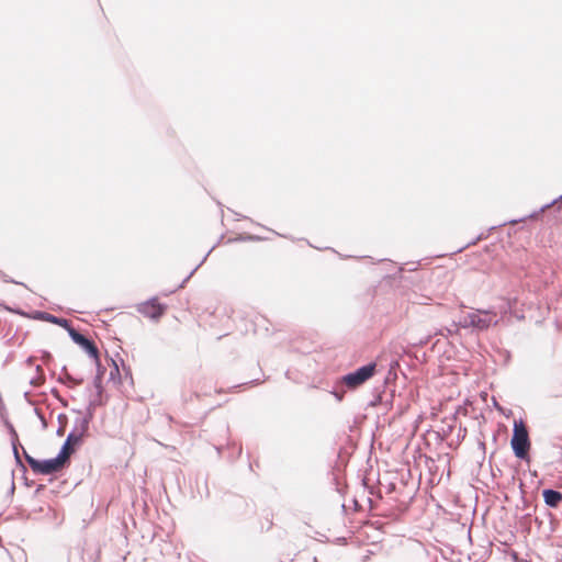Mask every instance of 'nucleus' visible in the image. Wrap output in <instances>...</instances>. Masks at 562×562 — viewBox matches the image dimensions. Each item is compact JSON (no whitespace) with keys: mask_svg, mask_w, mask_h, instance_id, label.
<instances>
[{"mask_svg":"<svg viewBox=\"0 0 562 562\" xmlns=\"http://www.w3.org/2000/svg\"><path fill=\"white\" fill-rule=\"evenodd\" d=\"M510 448L515 458L528 464L530 463L531 458L529 451L531 449V440L529 429L521 418L514 420Z\"/></svg>","mask_w":562,"mask_h":562,"instance_id":"nucleus-1","label":"nucleus"},{"mask_svg":"<svg viewBox=\"0 0 562 562\" xmlns=\"http://www.w3.org/2000/svg\"><path fill=\"white\" fill-rule=\"evenodd\" d=\"M23 456L32 471L40 475H52L70 465V459L64 458L60 453H57L54 458L36 459L23 449Z\"/></svg>","mask_w":562,"mask_h":562,"instance_id":"nucleus-2","label":"nucleus"},{"mask_svg":"<svg viewBox=\"0 0 562 562\" xmlns=\"http://www.w3.org/2000/svg\"><path fill=\"white\" fill-rule=\"evenodd\" d=\"M376 372V362L370 361L344 375L337 380V385L344 390L355 391L367 381H369Z\"/></svg>","mask_w":562,"mask_h":562,"instance_id":"nucleus-3","label":"nucleus"},{"mask_svg":"<svg viewBox=\"0 0 562 562\" xmlns=\"http://www.w3.org/2000/svg\"><path fill=\"white\" fill-rule=\"evenodd\" d=\"M498 319L496 313L490 310H477L473 313L465 314L458 323L453 322V326L462 328L472 327L476 330L483 331L488 329L492 325H497Z\"/></svg>","mask_w":562,"mask_h":562,"instance_id":"nucleus-4","label":"nucleus"},{"mask_svg":"<svg viewBox=\"0 0 562 562\" xmlns=\"http://www.w3.org/2000/svg\"><path fill=\"white\" fill-rule=\"evenodd\" d=\"M553 206V211L548 216H552V221L554 223H559L562 221V194L553 199L551 202L543 204L539 210L533 211L522 217L506 221L498 226L516 225L518 223H525L528 220H538L541 214H543L547 210L552 209Z\"/></svg>","mask_w":562,"mask_h":562,"instance_id":"nucleus-5","label":"nucleus"},{"mask_svg":"<svg viewBox=\"0 0 562 562\" xmlns=\"http://www.w3.org/2000/svg\"><path fill=\"white\" fill-rule=\"evenodd\" d=\"M68 335L70 339L93 360L95 366L101 364L100 351L91 338L78 331L74 326L68 331Z\"/></svg>","mask_w":562,"mask_h":562,"instance_id":"nucleus-6","label":"nucleus"},{"mask_svg":"<svg viewBox=\"0 0 562 562\" xmlns=\"http://www.w3.org/2000/svg\"><path fill=\"white\" fill-rule=\"evenodd\" d=\"M167 308V304L160 303L156 296H153L147 301L140 303L137 307V311L145 317H148L151 321L157 322L165 315Z\"/></svg>","mask_w":562,"mask_h":562,"instance_id":"nucleus-7","label":"nucleus"},{"mask_svg":"<svg viewBox=\"0 0 562 562\" xmlns=\"http://www.w3.org/2000/svg\"><path fill=\"white\" fill-rule=\"evenodd\" d=\"M83 441L81 439V434L77 435V429H71L67 435L66 440L63 442L58 453H60L64 458H69L74 454L81 446Z\"/></svg>","mask_w":562,"mask_h":562,"instance_id":"nucleus-8","label":"nucleus"},{"mask_svg":"<svg viewBox=\"0 0 562 562\" xmlns=\"http://www.w3.org/2000/svg\"><path fill=\"white\" fill-rule=\"evenodd\" d=\"M32 318L35 321H43L54 325H58L61 328H64L67 333L72 328V324L69 319L55 316L44 311H34L32 313Z\"/></svg>","mask_w":562,"mask_h":562,"instance_id":"nucleus-9","label":"nucleus"},{"mask_svg":"<svg viewBox=\"0 0 562 562\" xmlns=\"http://www.w3.org/2000/svg\"><path fill=\"white\" fill-rule=\"evenodd\" d=\"M105 372H106V368L102 363L95 366V375L92 381L95 395L92 400H105V403H106L108 395L104 393V387H103V378H104Z\"/></svg>","mask_w":562,"mask_h":562,"instance_id":"nucleus-10","label":"nucleus"},{"mask_svg":"<svg viewBox=\"0 0 562 562\" xmlns=\"http://www.w3.org/2000/svg\"><path fill=\"white\" fill-rule=\"evenodd\" d=\"M4 426L7 427L10 438H11L12 452L14 456L15 463H16V465L21 467L23 469V471L25 472L26 469L23 465V463L21 461L20 453H19L20 442H19L18 432H16L14 426L12 425V423L9 422L8 419H4Z\"/></svg>","mask_w":562,"mask_h":562,"instance_id":"nucleus-11","label":"nucleus"},{"mask_svg":"<svg viewBox=\"0 0 562 562\" xmlns=\"http://www.w3.org/2000/svg\"><path fill=\"white\" fill-rule=\"evenodd\" d=\"M544 504L550 508H557L562 503V492L553 488H543L541 492Z\"/></svg>","mask_w":562,"mask_h":562,"instance_id":"nucleus-12","label":"nucleus"},{"mask_svg":"<svg viewBox=\"0 0 562 562\" xmlns=\"http://www.w3.org/2000/svg\"><path fill=\"white\" fill-rule=\"evenodd\" d=\"M57 381L59 383H63V384L67 385V386H74V385H80L83 382V379L82 378H75V376H72L71 374L68 373L67 367L64 366L61 368V373L58 376Z\"/></svg>","mask_w":562,"mask_h":562,"instance_id":"nucleus-13","label":"nucleus"},{"mask_svg":"<svg viewBox=\"0 0 562 562\" xmlns=\"http://www.w3.org/2000/svg\"><path fill=\"white\" fill-rule=\"evenodd\" d=\"M216 245H214L206 254L205 256L202 258V260L200 261V263L191 270V272L186 277L183 278L182 282L173 290H171L170 292H165L162 293L164 295H169L170 293H173L176 292L177 290L179 289H182L184 288V285L187 284V282L192 278V276L195 273V271L205 262L206 258L209 257V255L212 252V250L215 248Z\"/></svg>","mask_w":562,"mask_h":562,"instance_id":"nucleus-14","label":"nucleus"},{"mask_svg":"<svg viewBox=\"0 0 562 562\" xmlns=\"http://www.w3.org/2000/svg\"><path fill=\"white\" fill-rule=\"evenodd\" d=\"M105 405V400H90L85 412L83 418L92 422L95 413V408Z\"/></svg>","mask_w":562,"mask_h":562,"instance_id":"nucleus-15","label":"nucleus"},{"mask_svg":"<svg viewBox=\"0 0 562 562\" xmlns=\"http://www.w3.org/2000/svg\"><path fill=\"white\" fill-rule=\"evenodd\" d=\"M90 424L91 423L85 419L83 417L75 419V425L72 429H77V435L81 434L82 441H85V437L88 436L89 434Z\"/></svg>","mask_w":562,"mask_h":562,"instance_id":"nucleus-16","label":"nucleus"},{"mask_svg":"<svg viewBox=\"0 0 562 562\" xmlns=\"http://www.w3.org/2000/svg\"><path fill=\"white\" fill-rule=\"evenodd\" d=\"M454 327H456L454 329L449 328V327H441L435 331L434 336H443V337L452 336L453 334H457L459 331L460 326H454Z\"/></svg>","mask_w":562,"mask_h":562,"instance_id":"nucleus-17","label":"nucleus"},{"mask_svg":"<svg viewBox=\"0 0 562 562\" xmlns=\"http://www.w3.org/2000/svg\"><path fill=\"white\" fill-rule=\"evenodd\" d=\"M349 391L350 390H344V387H340L339 385H337V382H336L334 390L331 391V394L335 396V398L338 402H341L345 398L346 393Z\"/></svg>","mask_w":562,"mask_h":562,"instance_id":"nucleus-18","label":"nucleus"},{"mask_svg":"<svg viewBox=\"0 0 562 562\" xmlns=\"http://www.w3.org/2000/svg\"><path fill=\"white\" fill-rule=\"evenodd\" d=\"M0 278H1L4 282H7V283L20 284V285H23L24 288H27L25 283L13 280L12 278H10L9 276H7V274H5L3 271H1V270H0Z\"/></svg>","mask_w":562,"mask_h":562,"instance_id":"nucleus-19","label":"nucleus"},{"mask_svg":"<svg viewBox=\"0 0 562 562\" xmlns=\"http://www.w3.org/2000/svg\"><path fill=\"white\" fill-rule=\"evenodd\" d=\"M262 239H263L262 237H260L258 235H251V234H246V235L239 237V240H243V241H259Z\"/></svg>","mask_w":562,"mask_h":562,"instance_id":"nucleus-20","label":"nucleus"},{"mask_svg":"<svg viewBox=\"0 0 562 562\" xmlns=\"http://www.w3.org/2000/svg\"><path fill=\"white\" fill-rule=\"evenodd\" d=\"M111 361L113 363V369L110 371V380H114L116 376L121 379L120 370L115 361L111 358Z\"/></svg>","mask_w":562,"mask_h":562,"instance_id":"nucleus-21","label":"nucleus"},{"mask_svg":"<svg viewBox=\"0 0 562 562\" xmlns=\"http://www.w3.org/2000/svg\"><path fill=\"white\" fill-rule=\"evenodd\" d=\"M333 482H334V484H335V486H336V491H337L340 495H342V494H344V492H345V490H344V486H342V485L340 484V482H339V477H338V475H334V477H333Z\"/></svg>","mask_w":562,"mask_h":562,"instance_id":"nucleus-22","label":"nucleus"},{"mask_svg":"<svg viewBox=\"0 0 562 562\" xmlns=\"http://www.w3.org/2000/svg\"><path fill=\"white\" fill-rule=\"evenodd\" d=\"M548 516L550 517V528H549V533L548 535H551L552 532L555 531V519L553 517V515L551 513H547Z\"/></svg>","mask_w":562,"mask_h":562,"instance_id":"nucleus-23","label":"nucleus"},{"mask_svg":"<svg viewBox=\"0 0 562 562\" xmlns=\"http://www.w3.org/2000/svg\"><path fill=\"white\" fill-rule=\"evenodd\" d=\"M432 336H434V335H428V336H426V337L422 338V339L418 341V345H419V346H422V347H423V346H426V345L431 340Z\"/></svg>","mask_w":562,"mask_h":562,"instance_id":"nucleus-24","label":"nucleus"},{"mask_svg":"<svg viewBox=\"0 0 562 562\" xmlns=\"http://www.w3.org/2000/svg\"><path fill=\"white\" fill-rule=\"evenodd\" d=\"M486 236H484L483 234H480L475 239H473L472 241H470L465 247L468 246H471V245H475L479 240L485 238Z\"/></svg>","mask_w":562,"mask_h":562,"instance_id":"nucleus-25","label":"nucleus"},{"mask_svg":"<svg viewBox=\"0 0 562 562\" xmlns=\"http://www.w3.org/2000/svg\"><path fill=\"white\" fill-rule=\"evenodd\" d=\"M512 557H513L515 562H531V561L526 560V559H519L517 552H513Z\"/></svg>","mask_w":562,"mask_h":562,"instance_id":"nucleus-26","label":"nucleus"},{"mask_svg":"<svg viewBox=\"0 0 562 562\" xmlns=\"http://www.w3.org/2000/svg\"><path fill=\"white\" fill-rule=\"evenodd\" d=\"M14 491H15V484H14V482L12 481V482H11V486H10V488H9V491H8V496L12 497V496H13V494H14Z\"/></svg>","mask_w":562,"mask_h":562,"instance_id":"nucleus-27","label":"nucleus"},{"mask_svg":"<svg viewBox=\"0 0 562 562\" xmlns=\"http://www.w3.org/2000/svg\"><path fill=\"white\" fill-rule=\"evenodd\" d=\"M504 353H505V361H506V362H509V361H510V359H512L510 351L505 350V351H504Z\"/></svg>","mask_w":562,"mask_h":562,"instance_id":"nucleus-28","label":"nucleus"},{"mask_svg":"<svg viewBox=\"0 0 562 562\" xmlns=\"http://www.w3.org/2000/svg\"><path fill=\"white\" fill-rule=\"evenodd\" d=\"M465 434H467V428H460V429H459V435H458V436H459V437L461 436L462 438H464V437H465Z\"/></svg>","mask_w":562,"mask_h":562,"instance_id":"nucleus-29","label":"nucleus"},{"mask_svg":"<svg viewBox=\"0 0 562 562\" xmlns=\"http://www.w3.org/2000/svg\"><path fill=\"white\" fill-rule=\"evenodd\" d=\"M36 414L38 415L40 419L42 420L43 423V427L46 428V423L44 420V417L40 414L38 409H35Z\"/></svg>","mask_w":562,"mask_h":562,"instance_id":"nucleus-30","label":"nucleus"},{"mask_svg":"<svg viewBox=\"0 0 562 562\" xmlns=\"http://www.w3.org/2000/svg\"><path fill=\"white\" fill-rule=\"evenodd\" d=\"M535 522L537 524L538 528H541V526L543 525V521L538 517L535 518Z\"/></svg>","mask_w":562,"mask_h":562,"instance_id":"nucleus-31","label":"nucleus"},{"mask_svg":"<svg viewBox=\"0 0 562 562\" xmlns=\"http://www.w3.org/2000/svg\"><path fill=\"white\" fill-rule=\"evenodd\" d=\"M45 488V485L43 484H40L36 490H35V494H38L41 491H43Z\"/></svg>","mask_w":562,"mask_h":562,"instance_id":"nucleus-32","label":"nucleus"},{"mask_svg":"<svg viewBox=\"0 0 562 562\" xmlns=\"http://www.w3.org/2000/svg\"><path fill=\"white\" fill-rule=\"evenodd\" d=\"M515 303H516V299H514L513 301L510 300L508 302V307L512 308Z\"/></svg>","mask_w":562,"mask_h":562,"instance_id":"nucleus-33","label":"nucleus"},{"mask_svg":"<svg viewBox=\"0 0 562 562\" xmlns=\"http://www.w3.org/2000/svg\"><path fill=\"white\" fill-rule=\"evenodd\" d=\"M56 434H57L58 436H63V434H64L63 428H61V427H59V428L57 429Z\"/></svg>","mask_w":562,"mask_h":562,"instance_id":"nucleus-34","label":"nucleus"},{"mask_svg":"<svg viewBox=\"0 0 562 562\" xmlns=\"http://www.w3.org/2000/svg\"><path fill=\"white\" fill-rule=\"evenodd\" d=\"M258 383V380H251L249 382H246L245 384H257Z\"/></svg>","mask_w":562,"mask_h":562,"instance_id":"nucleus-35","label":"nucleus"},{"mask_svg":"<svg viewBox=\"0 0 562 562\" xmlns=\"http://www.w3.org/2000/svg\"><path fill=\"white\" fill-rule=\"evenodd\" d=\"M61 418H66V415H65V414H59V415H58V420L60 422V420H61Z\"/></svg>","mask_w":562,"mask_h":562,"instance_id":"nucleus-36","label":"nucleus"},{"mask_svg":"<svg viewBox=\"0 0 562 562\" xmlns=\"http://www.w3.org/2000/svg\"><path fill=\"white\" fill-rule=\"evenodd\" d=\"M125 373L128 374L131 378H132V374H131V370L130 369H124Z\"/></svg>","mask_w":562,"mask_h":562,"instance_id":"nucleus-37","label":"nucleus"},{"mask_svg":"<svg viewBox=\"0 0 562 562\" xmlns=\"http://www.w3.org/2000/svg\"><path fill=\"white\" fill-rule=\"evenodd\" d=\"M530 517H531V515H530V514H526V515L524 516V518H525V519H529Z\"/></svg>","mask_w":562,"mask_h":562,"instance_id":"nucleus-38","label":"nucleus"},{"mask_svg":"<svg viewBox=\"0 0 562 562\" xmlns=\"http://www.w3.org/2000/svg\"><path fill=\"white\" fill-rule=\"evenodd\" d=\"M25 484H26L27 486H31V485L33 484V482H27V481H25Z\"/></svg>","mask_w":562,"mask_h":562,"instance_id":"nucleus-39","label":"nucleus"},{"mask_svg":"<svg viewBox=\"0 0 562 562\" xmlns=\"http://www.w3.org/2000/svg\"><path fill=\"white\" fill-rule=\"evenodd\" d=\"M31 384H33V385L35 384V379L34 378L31 380Z\"/></svg>","mask_w":562,"mask_h":562,"instance_id":"nucleus-40","label":"nucleus"},{"mask_svg":"<svg viewBox=\"0 0 562 562\" xmlns=\"http://www.w3.org/2000/svg\"><path fill=\"white\" fill-rule=\"evenodd\" d=\"M480 446H481L482 448H484V447H485V443H484V442H480Z\"/></svg>","mask_w":562,"mask_h":562,"instance_id":"nucleus-41","label":"nucleus"}]
</instances>
